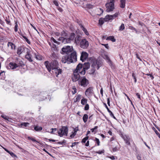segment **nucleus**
<instances>
[{"label":"nucleus","instance_id":"1","mask_svg":"<svg viewBox=\"0 0 160 160\" xmlns=\"http://www.w3.org/2000/svg\"><path fill=\"white\" fill-rule=\"evenodd\" d=\"M61 61L62 63H67L68 64L76 62L77 61L76 52L73 51L71 53L70 55H67L62 57Z\"/></svg>","mask_w":160,"mask_h":160},{"label":"nucleus","instance_id":"2","mask_svg":"<svg viewBox=\"0 0 160 160\" xmlns=\"http://www.w3.org/2000/svg\"><path fill=\"white\" fill-rule=\"evenodd\" d=\"M44 64L49 72H50L51 69L53 70L58 67V63L57 60L52 61L50 63L48 61H46Z\"/></svg>","mask_w":160,"mask_h":160},{"label":"nucleus","instance_id":"3","mask_svg":"<svg viewBox=\"0 0 160 160\" xmlns=\"http://www.w3.org/2000/svg\"><path fill=\"white\" fill-rule=\"evenodd\" d=\"M80 65H78L76 69L73 72V75L72 77V79L73 82H76L78 81L80 78V70L79 68Z\"/></svg>","mask_w":160,"mask_h":160},{"label":"nucleus","instance_id":"4","mask_svg":"<svg viewBox=\"0 0 160 160\" xmlns=\"http://www.w3.org/2000/svg\"><path fill=\"white\" fill-rule=\"evenodd\" d=\"M78 65H80L79 68L81 70L80 72V74L82 75L85 74L86 70L88 69L90 66L89 62L85 63L83 65L81 63H79Z\"/></svg>","mask_w":160,"mask_h":160},{"label":"nucleus","instance_id":"5","mask_svg":"<svg viewBox=\"0 0 160 160\" xmlns=\"http://www.w3.org/2000/svg\"><path fill=\"white\" fill-rule=\"evenodd\" d=\"M58 135L62 137L63 135L67 136L68 132V128L67 126H62L61 128L59 129L58 131Z\"/></svg>","mask_w":160,"mask_h":160},{"label":"nucleus","instance_id":"6","mask_svg":"<svg viewBox=\"0 0 160 160\" xmlns=\"http://www.w3.org/2000/svg\"><path fill=\"white\" fill-rule=\"evenodd\" d=\"M89 83L88 80L84 77H81L78 81V84L82 87H87Z\"/></svg>","mask_w":160,"mask_h":160},{"label":"nucleus","instance_id":"7","mask_svg":"<svg viewBox=\"0 0 160 160\" xmlns=\"http://www.w3.org/2000/svg\"><path fill=\"white\" fill-rule=\"evenodd\" d=\"M73 50L72 47V46H67L63 47L62 49V53L63 54L65 53L68 54L70 52H72Z\"/></svg>","mask_w":160,"mask_h":160},{"label":"nucleus","instance_id":"8","mask_svg":"<svg viewBox=\"0 0 160 160\" xmlns=\"http://www.w3.org/2000/svg\"><path fill=\"white\" fill-rule=\"evenodd\" d=\"M94 94L93 88L90 87L88 88L85 92V96L88 98H90Z\"/></svg>","mask_w":160,"mask_h":160},{"label":"nucleus","instance_id":"9","mask_svg":"<svg viewBox=\"0 0 160 160\" xmlns=\"http://www.w3.org/2000/svg\"><path fill=\"white\" fill-rule=\"evenodd\" d=\"M89 46L88 42L85 39H82L80 42V47L83 49L87 48Z\"/></svg>","mask_w":160,"mask_h":160},{"label":"nucleus","instance_id":"10","mask_svg":"<svg viewBox=\"0 0 160 160\" xmlns=\"http://www.w3.org/2000/svg\"><path fill=\"white\" fill-rule=\"evenodd\" d=\"M106 11L110 12L112 11L115 8L114 4L113 2H107L105 5Z\"/></svg>","mask_w":160,"mask_h":160},{"label":"nucleus","instance_id":"11","mask_svg":"<svg viewBox=\"0 0 160 160\" xmlns=\"http://www.w3.org/2000/svg\"><path fill=\"white\" fill-rule=\"evenodd\" d=\"M122 137L125 143L128 145L130 146L131 145L130 142L132 141L133 142V140L128 135H122Z\"/></svg>","mask_w":160,"mask_h":160},{"label":"nucleus","instance_id":"12","mask_svg":"<svg viewBox=\"0 0 160 160\" xmlns=\"http://www.w3.org/2000/svg\"><path fill=\"white\" fill-rule=\"evenodd\" d=\"M29 50L27 48L23 46H20L18 47L17 49V53L18 55H20L22 53H24L25 52H26L27 51Z\"/></svg>","mask_w":160,"mask_h":160},{"label":"nucleus","instance_id":"13","mask_svg":"<svg viewBox=\"0 0 160 160\" xmlns=\"http://www.w3.org/2000/svg\"><path fill=\"white\" fill-rule=\"evenodd\" d=\"M92 67L94 69H98L100 67L99 62L97 60H94L92 61Z\"/></svg>","mask_w":160,"mask_h":160},{"label":"nucleus","instance_id":"14","mask_svg":"<svg viewBox=\"0 0 160 160\" xmlns=\"http://www.w3.org/2000/svg\"><path fill=\"white\" fill-rule=\"evenodd\" d=\"M15 62L17 67H22L24 65L23 62L20 58H17Z\"/></svg>","mask_w":160,"mask_h":160},{"label":"nucleus","instance_id":"15","mask_svg":"<svg viewBox=\"0 0 160 160\" xmlns=\"http://www.w3.org/2000/svg\"><path fill=\"white\" fill-rule=\"evenodd\" d=\"M88 54L86 52H82L81 53L80 60L82 62H84L88 58Z\"/></svg>","mask_w":160,"mask_h":160},{"label":"nucleus","instance_id":"16","mask_svg":"<svg viewBox=\"0 0 160 160\" xmlns=\"http://www.w3.org/2000/svg\"><path fill=\"white\" fill-rule=\"evenodd\" d=\"M58 40L59 41H61L62 43L64 44L70 43V40H69L68 38H64L63 37H60L58 39Z\"/></svg>","mask_w":160,"mask_h":160},{"label":"nucleus","instance_id":"17","mask_svg":"<svg viewBox=\"0 0 160 160\" xmlns=\"http://www.w3.org/2000/svg\"><path fill=\"white\" fill-rule=\"evenodd\" d=\"M53 72L55 74V75L57 77H58L59 75H61L62 73V69H60L59 67L54 69L53 71Z\"/></svg>","mask_w":160,"mask_h":160},{"label":"nucleus","instance_id":"18","mask_svg":"<svg viewBox=\"0 0 160 160\" xmlns=\"http://www.w3.org/2000/svg\"><path fill=\"white\" fill-rule=\"evenodd\" d=\"M26 53L27 54L25 55V58H26L30 62H32L33 60L32 58V55L30 53V50H29L28 51H27V52H26Z\"/></svg>","mask_w":160,"mask_h":160},{"label":"nucleus","instance_id":"19","mask_svg":"<svg viewBox=\"0 0 160 160\" xmlns=\"http://www.w3.org/2000/svg\"><path fill=\"white\" fill-rule=\"evenodd\" d=\"M18 67L17 66V65H16L15 62H10L8 67V69H16Z\"/></svg>","mask_w":160,"mask_h":160},{"label":"nucleus","instance_id":"20","mask_svg":"<svg viewBox=\"0 0 160 160\" xmlns=\"http://www.w3.org/2000/svg\"><path fill=\"white\" fill-rule=\"evenodd\" d=\"M79 25L80 28L83 31L85 34L87 35H89V33L88 31L83 26L81 23H79Z\"/></svg>","mask_w":160,"mask_h":160},{"label":"nucleus","instance_id":"21","mask_svg":"<svg viewBox=\"0 0 160 160\" xmlns=\"http://www.w3.org/2000/svg\"><path fill=\"white\" fill-rule=\"evenodd\" d=\"M50 57L52 61L56 60L58 58L57 55L54 52L52 53Z\"/></svg>","mask_w":160,"mask_h":160},{"label":"nucleus","instance_id":"22","mask_svg":"<svg viewBox=\"0 0 160 160\" xmlns=\"http://www.w3.org/2000/svg\"><path fill=\"white\" fill-rule=\"evenodd\" d=\"M75 36V34L74 33H71L70 34L69 37L68 38L69 40H70V42H71L72 41L74 40Z\"/></svg>","mask_w":160,"mask_h":160},{"label":"nucleus","instance_id":"23","mask_svg":"<svg viewBox=\"0 0 160 160\" xmlns=\"http://www.w3.org/2000/svg\"><path fill=\"white\" fill-rule=\"evenodd\" d=\"M113 19V16L111 15H107L105 17V22H108L109 20H112Z\"/></svg>","mask_w":160,"mask_h":160},{"label":"nucleus","instance_id":"24","mask_svg":"<svg viewBox=\"0 0 160 160\" xmlns=\"http://www.w3.org/2000/svg\"><path fill=\"white\" fill-rule=\"evenodd\" d=\"M126 4V0H120V7L122 8H125Z\"/></svg>","mask_w":160,"mask_h":160},{"label":"nucleus","instance_id":"25","mask_svg":"<svg viewBox=\"0 0 160 160\" xmlns=\"http://www.w3.org/2000/svg\"><path fill=\"white\" fill-rule=\"evenodd\" d=\"M81 36L79 35H77L76 37H75V39L74 40L75 43H77L81 40Z\"/></svg>","mask_w":160,"mask_h":160},{"label":"nucleus","instance_id":"26","mask_svg":"<svg viewBox=\"0 0 160 160\" xmlns=\"http://www.w3.org/2000/svg\"><path fill=\"white\" fill-rule=\"evenodd\" d=\"M8 47H10L12 49H14L16 47L15 45L11 42H8Z\"/></svg>","mask_w":160,"mask_h":160},{"label":"nucleus","instance_id":"27","mask_svg":"<svg viewBox=\"0 0 160 160\" xmlns=\"http://www.w3.org/2000/svg\"><path fill=\"white\" fill-rule=\"evenodd\" d=\"M106 40L111 41L113 42H114L116 41V39H115L114 37L113 36H110L106 38Z\"/></svg>","mask_w":160,"mask_h":160},{"label":"nucleus","instance_id":"28","mask_svg":"<svg viewBox=\"0 0 160 160\" xmlns=\"http://www.w3.org/2000/svg\"><path fill=\"white\" fill-rule=\"evenodd\" d=\"M35 57L37 59L39 60H42V59L43 58V57L40 55H38L37 53V54L35 53Z\"/></svg>","mask_w":160,"mask_h":160},{"label":"nucleus","instance_id":"29","mask_svg":"<svg viewBox=\"0 0 160 160\" xmlns=\"http://www.w3.org/2000/svg\"><path fill=\"white\" fill-rule=\"evenodd\" d=\"M87 101L88 100L87 99L83 98L81 100V103L82 105H84L87 104Z\"/></svg>","mask_w":160,"mask_h":160},{"label":"nucleus","instance_id":"30","mask_svg":"<svg viewBox=\"0 0 160 160\" xmlns=\"http://www.w3.org/2000/svg\"><path fill=\"white\" fill-rule=\"evenodd\" d=\"M42 128L41 127H39L38 126H35L34 127V129L37 131H39L42 130Z\"/></svg>","mask_w":160,"mask_h":160},{"label":"nucleus","instance_id":"31","mask_svg":"<svg viewBox=\"0 0 160 160\" xmlns=\"http://www.w3.org/2000/svg\"><path fill=\"white\" fill-rule=\"evenodd\" d=\"M88 116L87 114H85L84 115L83 118H82V119H83V122L85 123L86 122H87V120L88 119Z\"/></svg>","mask_w":160,"mask_h":160},{"label":"nucleus","instance_id":"32","mask_svg":"<svg viewBox=\"0 0 160 160\" xmlns=\"http://www.w3.org/2000/svg\"><path fill=\"white\" fill-rule=\"evenodd\" d=\"M105 21V18H100L99 20V23L100 25H102L104 22Z\"/></svg>","mask_w":160,"mask_h":160},{"label":"nucleus","instance_id":"33","mask_svg":"<svg viewBox=\"0 0 160 160\" xmlns=\"http://www.w3.org/2000/svg\"><path fill=\"white\" fill-rule=\"evenodd\" d=\"M97 11L99 12V13H97V15L100 16L103 12V10L101 8H98L97 10Z\"/></svg>","mask_w":160,"mask_h":160},{"label":"nucleus","instance_id":"34","mask_svg":"<svg viewBox=\"0 0 160 160\" xmlns=\"http://www.w3.org/2000/svg\"><path fill=\"white\" fill-rule=\"evenodd\" d=\"M81 95L80 94H78L76 98V100L74 101V102H79L81 98Z\"/></svg>","mask_w":160,"mask_h":160},{"label":"nucleus","instance_id":"35","mask_svg":"<svg viewBox=\"0 0 160 160\" xmlns=\"http://www.w3.org/2000/svg\"><path fill=\"white\" fill-rule=\"evenodd\" d=\"M125 29L124 25L123 23H122L119 28V30L122 31Z\"/></svg>","mask_w":160,"mask_h":160},{"label":"nucleus","instance_id":"36","mask_svg":"<svg viewBox=\"0 0 160 160\" xmlns=\"http://www.w3.org/2000/svg\"><path fill=\"white\" fill-rule=\"evenodd\" d=\"M22 37L25 40V41L27 42L29 44H31V42L28 39V38L26 36H23Z\"/></svg>","mask_w":160,"mask_h":160},{"label":"nucleus","instance_id":"37","mask_svg":"<svg viewBox=\"0 0 160 160\" xmlns=\"http://www.w3.org/2000/svg\"><path fill=\"white\" fill-rule=\"evenodd\" d=\"M104 104L105 108H107L108 112L110 114H112V112L109 109L106 104L105 103H104Z\"/></svg>","mask_w":160,"mask_h":160},{"label":"nucleus","instance_id":"38","mask_svg":"<svg viewBox=\"0 0 160 160\" xmlns=\"http://www.w3.org/2000/svg\"><path fill=\"white\" fill-rule=\"evenodd\" d=\"M5 20L6 22L7 23V24H8L9 25H11L10 21V20L9 19L8 17V18L6 17Z\"/></svg>","mask_w":160,"mask_h":160},{"label":"nucleus","instance_id":"39","mask_svg":"<svg viewBox=\"0 0 160 160\" xmlns=\"http://www.w3.org/2000/svg\"><path fill=\"white\" fill-rule=\"evenodd\" d=\"M29 124V123L28 122H22L21 124L22 126H23L24 127H27L28 125Z\"/></svg>","mask_w":160,"mask_h":160},{"label":"nucleus","instance_id":"40","mask_svg":"<svg viewBox=\"0 0 160 160\" xmlns=\"http://www.w3.org/2000/svg\"><path fill=\"white\" fill-rule=\"evenodd\" d=\"M51 41H53L54 42V43L58 44H59V42L56 41L55 39L53 38V37H51Z\"/></svg>","mask_w":160,"mask_h":160},{"label":"nucleus","instance_id":"41","mask_svg":"<svg viewBox=\"0 0 160 160\" xmlns=\"http://www.w3.org/2000/svg\"><path fill=\"white\" fill-rule=\"evenodd\" d=\"M61 35L62 37H65L67 36V34L64 31H63L61 32Z\"/></svg>","mask_w":160,"mask_h":160},{"label":"nucleus","instance_id":"42","mask_svg":"<svg viewBox=\"0 0 160 160\" xmlns=\"http://www.w3.org/2000/svg\"><path fill=\"white\" fill-rule=\"evenodd\" d=\"M88 136L86 137L83 138L82 141V143H85L86 141L88 139Z\"/></svg>","mask_w":160,"mask_h":160},{"label":"nucleus","instance_id":"43","mask_svg":"<svg viewBox=\"0 0 160 160\" xmlns=\"http://www.w3.org/2000/svg\"><path fill=\"white\" fill-rule=\"evenodd\" d=\"M89 105L88 104H85V106L84 108L85 110H88L89 109Z\"/></svg>","mask_w":160,"mask_h":160},{"label":"nucleus","instance_id":"44","mask_svg":"<svg viewBox=\"0 0 160 160\" xmlns=\"http://www.w3.org/2000/svg\"><path fill=\"white\" fill-rule=\"evenodd\" d=\"M15 26L14 27V31L15 32H17L18 31V25L17 24V22H16L15 23Z\"/></svg>","mask_w":160,"mask_h":160},{"label":"nucleus","instance_id":"45","mask_svg":"<svg viewBox=\"0 0 160 160\" xmlns=\"http://www.w3.org/2000/svg\"><path fill=\"white\" fill-rule=\"evenodd\" d=\"M132 76L134 80V82L136 83L137 82V79L136 76L134 73H132Z\"/></svg>","mask_w":160,"mask_h":160},{"label":"nucleus","instance_id":"46","mask_svg":"<svg viewBox=\"0 0 160 160\" xmlns=\"http://www.w3.org/2000/svg\"><path fill=\"white\" fill-rule=\"evenodd\" d=\"M78 127H76L74 129V132L73 133L74 135H76L77 132L78 131Z\"/></svg>","mask_w":160,"mask_h":160},{"label":"nucleus","instance_id":"47","mask_svg":"<svg viewBox=\"0 0 160 160\" xmlns=\"http://www.w3.org/2000/svg\"><path fill=\"white\" fill-rule=\"evenodd\" d=\"M72 89L74 90V91H72V94H74L77 92V89H76V88L75 87H74L72 88Z\"/></svg>","mask_w":160,"mask_h":160},{"label":"nucleus","instance_id":"48","mask_svg":"<svg viewBox=\"0 0 160 160\" xmlns=\"http://www.w3.org/2000/svg\"><path fill=\"white\" fill-rule=\"evenodd\" d=\"M93 7V6L90 4H89L87 5V8L89 9L92 8Z\"/></svg>","mask_w":160,"mask_h":160},{"label":"nucleus","instance_id":"49","mask_svg":"<svg viewBox=\"0 0 160 160\" xmlns=\"http://www.w3.org/2000/svg\"><path fill=\"white\" fill-rule=\"evenodd\" d=\"M94 141L96 142V143H97V145L98 146H99L100 145V141L99 139L98 138H96Z\"/></svg>","mask_w":160,"mask_h":160},{"label":"nucleus","instance_id":"50","mask_svg":"<svg viewBox=\"0 0 160 160\" xmlns=\"http://www.w3.org/2000/svg\"><path fill=\"white\" fill-rule=\"evenodd\" d=\"M8 153H9L12 157H17L16 155L12 152L9 151V152H8Z\"/></svg>","mask_w":160,"mask_h":160},{"label":"nucleus","instance_id":"51","mask_svg":"<svg viewBox=\"0 0 160 160\" xmlns=\"http://www.w3.org/2000/svg\"><path fill=\"white\" fill-rule=\"evenodd\" d=\"M4 119H5L7 120L8 121H9L8 119H9V118L5 115H2L1 116Z\"/></svg>","mask_w":160,"mask_h":160},{"label":"nucleus","instance_id":"52","mask_svg":"<svg viewBox=\"0 0 160 160\" xmlns=\"http://www.w3.org/2000/svg\"><path fill=\"white\" fill-rule=\"evenodd\" d=\"M66 141L65 140H63L62 142H58V143L59 144L63 145V144L65 143Z\"/></svg>","mask_w":160,"mask_h":160},{"label":"nucleus","instance_id":"53","mask_svg":"<svg viewBox=\"0 0 160 160\" xmlns=\"http://www.w3.org/2000/svg\"><path fill=\"white\" fill-rule=\"evenodd\" d=\"M129 28L130 29L132 30H134L136 32V33H137L138 32V31L136 30L135 28L132 26H130L129 27Z\"/></svg>","mask_w":160,"mask_h":160},{"label":"nucleus","instance_id":"54","mask_svg":"<svg viewBox=\"0 0 160 160\" xmlns=\"http://www.w3.org/2000/svg\"><path fill=\"white\" fill-rule=\"evenodd\" d=\"M28 138L29 140H31L33 142H36V140L35 139L33 138H32V137H28Z\"/></svg>","mask_w":160,"mask_h":160},{"label":"nucleus","instance_id":"55","mask_svg":"<svg viewBox=\"0 0 160 160\" xmlns=\"http://www.w3.org/2000/svg\"><path fill=\"white\" fill-rule=\"evenodd\" d=\"M108 158L112 160H114L116 159V158H117V157H115L113 156H111L109 157Z\"/></svg>","mask_w":160,"mask_h":160},{"label":"nucleus","instance_id":"56","mask_svg":"<svg viewBox=\"0 0 160 160\" xmlns=\"http://www.w3.org/2000/svg\"><path fill=\"white\" fill-rule=\"evenodd\" d=\"M104 150H102V151H97L96 152V153H98L99 154H101L104 152Z\"/></svg>","mask_w":160,"mask_h":160},{"label":"nucleus","instance_id":"57","mask_svg":"<svg viewBox=\"0 0 160 160\" xmlns=\"http://www.w3.org/2000/svg\"><path fill=\"white\" fill-rule=\"evenodd\" d=\"M53 3L57 6H58V2L56 0H54L53 1Z\"/></svg>","mask_w":160,"mask_h":160},{"label":"nucleus","instance_id":"58","mask_svg":"<svg viewBox=\"0 0 160 160\" xmlns=\"http://www.w3.org/2000/svg\"><path fill=\"white\" fill-rule=\"evenodd\" d=\"M98 128V126H95L93 128H92L91 129L92 132H94V130H95L97 129Z\"/></svg>","mask_w":160,"mask_h":160},{"label":"nucleus","instance_id":"59","mask_svg":"<svg viewBox=\"0 0 160 160\" xmlns=\"http://www.w3.org/2000/svg\"><path fill=\"white\" fill-rule=\"evenodd\" d=\"M51 129L52 130V131L50 132L51 133H53L54 132L56 131L57 130L56 128H52Z\"/></svg>","mask_w":160,"mask_h":160},{"label":"nucleus","instance_id":"60","mask_svg":"<svg viewBox=\"0 0 160 160\" xmlns=\"http://www.w3.org/2000/svg\"><path fill=\"white\" fill-rule=\"evenodd\" d=\"M118 14L117 13H115L114 14L112 15V16H113V19L114 18H116L118 16Z\"/></svg>","mask_w":160,"mask_h":160},{"label":"nucleus","instance_id":"61","mask_svg":"<svg viewBox=\"0 0 160 160\" xmlns=\"http://www.w3.org/2000/svg\"><path fill=\"white\" fill-rule=\"evenodd\" d=\"M102 45H103L105 46V47L107 48V49H108L109 48V46L108 44H102Z\"/></svg>","mask_w":160,"mask_h":160},{"label":"nucleus","instance_id":"62","mask_svg":"<svg viewBox=\"0 0 160 160\" xmlns=\"http://www.w3.org/2000/svg\"><path fill=\"white\" fill-rule=\"evenodd\" d=\"M0 24H1L3 26H4V22L0 19Z\"/></svg>","mask_w":160,"mask_h":160},{"label":"nucleus","instance_id":"63","mask_svg":"<svg viewBox=\"0 0 160 160\" xmlns=\"http://www.w3.org/2000/svg\"><path fill=\"white\" fill-rule=\"evenodd\" d=\"M136 95L137 96L138 98L140 99H141V96H140V94L139 93H137L136 94Z\"/></svg>","mask_w":160,"mask_h":160},{"label":"nucleus","instance_id":"64","mask_svg":"<svg viewBox=\"0 0 160 160\" xmlns=\"http://www.w3.org/2000/svg\"><path fill=\"white\" fill-rule=\"evenodd\" d=\"M43 151L45 152L46 153L48 154V155H49L50 156H51V154L48 152L45 149H43Z\"/></svg>","mask_w":160,"mask_h":160}]
</instances>
